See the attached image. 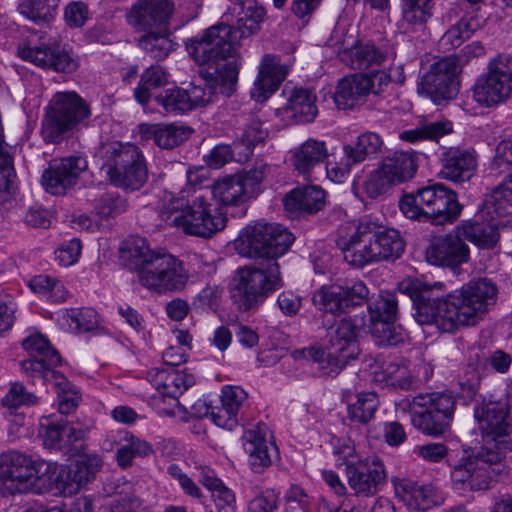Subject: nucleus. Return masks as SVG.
Instances as JSON below:
<instances>
[{"instance_id":"f257e3e1","label":"nucleus","mask_w":512,"mask_h":512,"mask_svg":"<svg viewBox=\"0 0 512 512\" xmlns=\"http://www.w3.org/2000/svg\"><path fill=\"white\" fill-rule=\"evenodd\" d=\"M474 417L482 432L484 445L475 453L463 457L451 470V481L457 489L481 491L493 482L505 479L509 469L504 463L512 443L510 406L507 399L483 401L474 408Z\"/></svg>"},{"instance_id":"f03ea898","label":"nucleus","mask_w":512,"mask_h":512,"mask_svg":"<svg viewBox=\"0 0 512 512\" xmlns=\"http://www.w3.org/2000/svg\"><path fill=\"white\" fill-rule=\"evenodd\" d=\"M101 467L98 455H84L70 467H64L9 450L0 454V493L4 496L30 491L40 494L54 486L69 493L77 492L95 479Z\"/></svg>"},{"instance_id":"7ed1b4c3","label":"nucleus","mask_w":512,"mask_h":512,"mask_svg":"<svg viewBox=\"0 0 512 512\" xmlns=\"http://www.w3.org/2000/svg\"><path fill=\"white\" fill-rule=\"evenodd\" d=\"M410 298L413 316L420 325H434L442 332L452 333L482 321L496 304L498 287L491 279L480 277L445 298H433L431 289L413 286Z\"/></svg>"},{"instance_id":"20e7f679","label":"nucleus","mask_w":512,"mask_h":512,"mask_svg":"<svg viewBox=\"0 0 512 512\" xmlns=\"http://www.w3.org/2000/svg\"><path fill=\"white\" fill-rule=\"evenodd\" d=\"M121 259L127 268L137 272L143 287L159 294L181 291L189 279L182 261L169 253L152 250L146 239L141 237L124 243Z\"/></svg>"},{"instance_id":"39448f33","label":"nucleus","mask_w":512,"mask_h":512,"mask_svg":"<svg viewBox=\"0 0 512 512\" xmlns=\"http://www.w3.org/2000/svg\"><path fill=\"white\" fill-rule=\"evenodd\" d=\"M165 190L157 205L160 218L170 227L184 234L210 238L226 226V216L204 195L191 200L183 195Z\"/></svg>"},{"instance_id":"423d86ee","label":"nucleus","mask_w":512,"mask_h":512,"mask_svg":"<svg viewBox=\"0 0 512 512\" xmlns=\"http://www.w3.org/2000/svg\"><path fill=\"white\" fill-rule=\"evenodd\" d=\"M23 348L31 356L22 361V369L32 376L53 381L58 395V407L61 414H69L78 404L79 395L75 387L60 372L53 368L60 364L59 353L41 334H34L23 340Z\"/></svg>"},{"instance_id":"0eeeda50","label":"nucleus","mask_w":512,"mask_h":512,"mask_svg":"<svg viewBox=\"0 0 512 512\" xmlns=\"http://www.w3.org/2000/svg\"><path fill=\"white\" fill-rule=\"evenodd\" d=\"M360 327L352 318H342L332 325L326 333L327 359L321 349L309 347L293 352L294 359H303L320 362V368L326 374H337L350 360L360 354L359 347Z\"/></svg>"},{"instance_id":"6e6552de","label":"nucleus","mask_w":512,"mask_h":512,"mask_svg":"<svg viewBox=\"0 0 512 512\" xmlns=\"http://www.w3.org/2000/svg\"><path fill=\"white\" fill-rule=\"evenodd\" d=\"M243 25L218 24L209 27L201 35L189 39L186 49L199 65H215L216 69L237 58L240 40L250 35Z\"/></svg>"},{"instance_id":"1a4fd4ad","label":"nucleus","mask_w":512,"mask_h":512,"mask_svg":"<svg viewBox=\"0 0 512 512\" xmlns=\"http://www.w3.org/2000/svg\"><path fill=\"white\" fill-rule=\"evenodd\" d=\"M399 207L407 218L428 217L436 224L453 223L462 210L457 194L440 183L418 189L415 194L405 195Z\"/></svg>"},{"instance_id":"9d476101","label":"nucleus","mask_w":512,"mask_h":512,"mask_svg":"<svg viewBox=\"0 0 512 512\" xmlns=\"http://www.w3.org/2000/svg\"><path fill=\"white\" fill-rule=\"evenodd\" d=\"M283 286L277 261H263L238 270L232 293L234 303L241 311L259 306L267 296Z\"/></svg>"},{"instance_id":"9b49d317","label":"nucleus","mask_w":512,"mask_h":512,"mask_svg":"<svg viewBox=\"0 0 512 512\" xmlns=\"http://www.w3.org/2000/svg\"><path fill=\"white\" fill-rule=\"evenodd\" d=\"M293 241V235L283 226L258 222L243 228L235 239L234 246L241 256L277 261L278 257L287 252Z\"/></svg>"},{"instance_id":"f8f14e48","label":"nucleus","mask_w":512,"mask_h":512,"mask_svg":"<svg viewBox=\"0 0 512 512\" xmlns=\"http://www.w3.org/2000/svg\"><path fill=\"white\" fill-rule=\"evenodd\" d=\"M90 114L87 103L77 93H56L50 100L42 121L41 135L44 141L60 143Z\"/></svg>"},{"instance_id":"ddd939ff","label":"nucleus","mask_w":512,"mask_h":512,"mask_svg":"<svg viewBox=\"0 0 512 512\" xmlns=\"http://www.w3.org/2000/svg\"><path fill=\"white\" fill-rule=\"evenodd\" d=\"M411 421L415 428L430 436L443 435L449 428L455 411V399L445 393L415 396L410 403Z\"/></svg>"},{"instance_id":"4468645a","label":"nucleus","mask_w":512,"mask_h":512,"mask_svg":"<svg viewBox=\"0 0 512 512\" xmlns=\"http://www.w3.org/2000/svg\"><path fill=\"white\" fill-rule=\"evenodd\" d=\"M266 171L267 165L259 163L250 170L218 179L211 187L212 196L220 205L241 206L260 193Z\"/></svg>"},{"instance_id":"2eb2a0df","label":"nucleus","mask_w":512,"mask_h":512,"mask_svg":"<svg viewBox=\"0 0 512 512\" xmlns=\"http://www.w3.org/2000/svg\"><path fill=\"white\" fill-rule=\"evenodd\" d=\"M473 99L490 108L512 96V68L509 59L498 56L488 64L487 72L479 76L472 88Z\"/></svg>"},{"instance_id":"dca6fc26","label":"nucleus","mask_w":512,"mask_h":512,"mask_svg":"<svg viewBox=\"0 0 512 512\" xmlns=\"http://www.w3.org/2000/svg\"><path fill=\"white\" fill-rule=\"evenodd\" d=\"M463 62L460 55L443 57L433 63L423 76L421 86L437 105L454 99L459 91L458 74Z\"/></svg>"},{"instance_id":"f3484780","label":"nucleus","mask_w":512,"mask_h":512,"mask_svg":"<svg viewBox=\"0 0 512 512\" xmlns=\"http://www.w3.org/2000/svg\"><path fill=\"white\" fill-rule=\"evenodd\" d=\"M383 145L382 137L375 132L367 131L360 134L355 143L342 146V156L339 160L334 158L327 161V177L335 183L344 182L353 166L375 158L382 152Z\"/></svg>"},{"instance_id":"a211bd4d","label":"nucleus","mask_w":512,"mask_h":512,"mask_svg":"<svg viewBox=\"0 0 512 512\" xmlns=\"http://www.w3.org/2000/svg\"><path fill=\"white\" fill-rule=\"evenodd\" d=\"M240 63L233 59L222 67L215 69V73L207 72L201 83H191L187 93L190 110L197 106H205L213 101V97L220 93L226 97L231 96L238 83Z\"/></svg>"},{"instance_id":"6ab92c4d","label":"nucleus","mask_w":512,"mask_h":512,"mask_svg":"<svg viewBox=\"0 0 512 512\" xmlns=\"http://www.w3.org/2000/svg\"><path fill=\"white\" fill-rule=\"evenodd\" d=\"M368 294V288L361 281L352 286L324 285L313 293L312 303L320 311L340 314L350 306L363 304Z\"/></svg>"},{"instance_id":"aec40b11","label":"nucleus","mask_w":512,"mask_h":512,"mask_svg":"<svg viewBox=\"0 0 512 512\" xmlns=\"http://www.w3.org/2000/svg\"><path fill=\"white\" fill-rule=\"evenodd\" d=\"M88 167L82 156H68L52 160L43 171L41 183L45 191L52 195H64L77 184L79 176Z\"/></svg>"},{"instance_id":"412c9836","label":"nucleus","mask_w":512,"mask_h":512,"mask_svg":"<svg viewBox=\"0 0 512 512\" xmlns=\"http://www.w3.org/2000/svg\"><path fill=\"white\" fill-rule=\"evenodd\" d=\"M173 0H137L126 13L127 23L137 32L169 27Z\"/></svg>"},{"instance_id":"4be33fe9","label":"nucleus","mask_w":512,"mask_h":512,"mask_svg":"<svg viewBox=\"0 0 512 512\" xmlns=\"http://www.w3.org/2000/svg\"><path fill=\"white\" fill-rule=\"evenodd\" d=\"M349 487L356 495L370 496L376 494L386 482L383 462L376 455L358 458L355 464L346 468Z\"/></svg>"},{"instance_id":"5701e85b","label":"nucleus","mask_w":512,"mask_h":512,"mask_svg":"<svg viewBox=\"0 0 512 512\" xmlns=\"http://www.w3.org/2000/svg\"><path fill=\"white\" fill-rule=\"evenodd\" d=\"M373 228H376V223L363 220L349 237L339 238L337 245L348 265L363 268L378 262L371 235Z\"/></svg>"},{"instance_id":"b1692460","label":"nucleus","mask_w":512,"mask_h":512,"mask_svg":"<svg viewBox=\"0 0 512 512\" xmlns=\"http://www.w3.org/2000/svg\"><path fill=\"white\" fill-rule=\"evenodd\" d=\"M470 258V250L456 226L450 233L436 238L427 248L426 259L430 264L456 269Z\"/></svg>"},{"instance_id":"393cba45","label":"nucleus","mask_w":512,"mask_h":512,"mask_svg":"<svg viewBox=\"0 0 512 512\" xmlns=\"http://www.w3.org/2000/svg\"><path fill=\"white\" fill-rule=\"evenodd\" d=\"M288 74V67L281 64L280 58L273 54L262 57L258 75L250 91L256 102H265L281 85Z\"/></svg>"},{"instance_id":"a878e982","label":"nucleus","mask_w":512,"mask_h":512,"mask_svg":"<svg viewBox=\"0 0 512 512\" xmlns=\"http://www.w3.org/2000/svg\"><path fill=\"white\" fill-rule=\"evenodd\" d=\"M100 156L103 160L101 169L106 175L146 163L142 151L131 143L115 141L103 144L100 148Z\"/></svg>"},{"instance_id":"bb28decb","label":"nucleus","mask_w":512,"mask_h":512,"mask_svg":"<svg viewBox=\"0 0 512 512\" xmlns=\"http://www.w3.org/2000/svg\"><path fill=\"white\" fill-rule=\"evenodd\" d=\"M476 169L477 158L473 152L450 148L442 154L439 176L454 183H464L470 181Z\"/></svg>"},{"instance_id":"cd10ccee","label":"nucleus","mask_w":512,"mask_h":512,"mask_svg":"<svg viewBox=\"0 0 512 512\" xmlns=\"http://www.w3.org/2000/svg\"><path fill=\"white\" fill-rule=\"evenodd\" d=\"M395 494L409 509L426 511L443 501L440 493L432 485H419L409 479L394 484Z\"/></svg>"},{"instance_id":"c85d7f7f","label":"nucleus","mask_w":512,"mask_h":512,"mask_svg":"<svg viewBox=\"0 0 512 512\" xmlns=\"http://www.w3.org/2000/svg\"><path fill=\"white\" fill-rule=\"evenodd\" d=\"M39 434L46 448L70 451L74 443L84 438L85 430L75 428L64 420L49 421L45 418L40 423Z\"/></svg>"},{"instance_id":"c756f323","label":"nucleus","mask_w":512,"mask_h":512,"mask_svg":"<svg viewBox=\"0 0 512 512\" xmlns=\"http://www.w3.org/2000/svg\"><path fill=\"white\" fill-rule=\"evenodd\" d=\"M325 191L319 186L297 187L284 198L285 209L291 213H316L325 205Z\"/></svg>"},{"instance_id":"7c9ffc66","label":"nucleus","mask_w":512,"mask_h":512,"mask_svg":"<svg viewBox=\"0 0 512 512\" xmlns=\"http://www.w3.org/2000/svg\"><path fill=\"white\" fill-rule=\"evenodd\" d=\"M366 75L357 73L342 78L336 87L334 102L338 109H351L369 95Z\"/></svg>"},{"instance_id":"2f4dec72","label":"nucleus","mask_w":512,"mask_h":512,"mask_svg":"<svg viewBox=\"0 0 512 512\" xmlns=\"http://www.w3.org/2000/svg\"><path fill=\"white\" fill-rule=\"evenodd\" d=\"M267 427L257 426L249 429L244 434V449L249 454V463L253 471L262 472L270 466L271 458L269 455V447L271 444L266 439Z\"/></svg>"},{"instance_id":"473e14b6","label":"nucleus","mask_w":512,"mask_h":512,"mask_svg":"<svg viewBox=\"0 0 512 512\" xmlns=\"http://www.w3.org/2000/svg\"><path fill=\"white\" fill-rule=\"evenodd\" d=\"M139 132L142 138L153 141L161 148L172 149L188 139L192 130L175 124H141Z\"/></svg>"},{"instance_id":"72a5a7b5","label":"nucleus","mask_w":512,"mask_h":512,"mask_svg":"<svg viewBox=\"0 0 512 512\" xmlns=\"http://www.w3.org/2000/svg\"><path fill=\"white\" fill-rule=\"evenodd\" d=\"M371 235L378 262L395 260L403 254L405 243L397 230L376 225Z\"/></svg>"},{"instance_id":"f704fd0d","label":"nucleus","mask_w":512,"mask_h":512,"mask_svg":"<svg viewBox=\"0 0 512 512\" xmlns=\"http://www.w3.org/2000/svg\"><path fill=\"white\" fill-rule=\"evenodd\" d=\"M328 158V150L324 141L308 139L293 153V166L300 174L309 176L315 166Z\"/></svg>"},{"instance_id":"c9c22d12","label":"nucleus","mask_w":512,"mask_h":512,"mask_svg":"<svg viewBox=\"0 0 512 512\" xmlns=\"http://www.w3.org/2000/svg\"><path fill=\"white\" fill-rule=\"evenodd\" d=\"M381 166L395 185L412 179L418 169V162L414 152L397 151L384 159Z\"/></svg>"},{"instance_id":"e433bc0d","label":"nucleus","mask_w":512,"mask_h":512,"mask_svg":"<svg viewBox=\"0 0 512 512\" xmlns=\"http://www.w3.org/2000/svg\"><path fill=\"white\" fill-rule=\"evenodd\" d=\"M340 57L352 69L362 70L381 65L387 58V52L372 44H359L345 49Z\"/></svg>"},{"instance_id":"4c0bfd02","label":"nucleus","mask_w":512,"mask_h":512,"mask_svg":"<svg viewBox=\"0 0 512 512\" xmlns=\"http://www.w3.org/2000/svg\"><path fill=\"white\" fill-rule=\"evenodd\" d=\"M484 207L492 220L512 216V174L486 196Z\"/></svg>"},{"instance_id":"58836bf2","label":"nucleus","mask_w":512,"mask_h":512,"mask_svg":"<svg viewBox=\"0 0 512 512\" xmlns=\"http://www.w3.org/2000/svg\"><path fill=\"white\" fill-rule=\"evenodd\" d=\"M145 34L139 38V47L152 59L163 60L174 49L175 45L170 38V29H151L144 31Z\"/></svg>"},{"instance_id":"ea45409f","label":"nucleus","mask_w":512,"mask_h":512,"mask_svg":"<svg viewBox=\"0 0 512 512\" xmlns=\"http://www.w3.org/2000/svg\"><path fill=\"white\" fill-rule=\"evenodd\" d=\"M286 109L297 122H312L318 114L316 95L309 89L296 88L288 99Z\"/></svg>"},{"instance_id":"a19ab883","label":"nucleus","mask_w":512,"mask_h":512,"mask_svg":"<svg viewBox=\"0 0 512 512\" xmlns=\"http://www.w3.org/2000/svg\"><path fill=\"white\" fill-rule=\"evenodd\" d=\"M457 227L461 230L464 241L468 240L483 249L494 247L499 239V233L494 223L468 221Z\"/></svg>"},{"instance_id":"79ce46f5","label":"nucleus","mask_w":512,"mask_h":512,"mask_svg":"<svg viewBox=\"0 0 512 512\" xmlns=\"http://www.w3.org/2000/svg\"><path fill=\"white\" fill-rule=\"evenodd\" d=\"M453 131V124L449 120L426 122L420 126L405 130L400 133L401 140L409 143H417L424 140L438 141Z\"/></svg>"},{"instance_id":"37998d69","label":"nucleus","mask_w":512,"mask_h":512,"mask_svg":"<svg viewBox=\"0 0 512 512\" xmlns=\"http://www.w3.org/2000/svg\"><path fill=\"white\" fill-rule=\"evenodd\" d=\"M378 407L379 398L375 392H360L347 407L348 417L352 422L367 424L374 419Z\"/></svg>"},{"instance_id":"c03bdc74","label":"nucleus","mask_w":512,"mask_h":512,"mask_svg":"<svg viewBox=\"0 0 512 512\" xmlns=\"http://www.w3.org/2000/svg\"><path fill=\"white\" fill-rule=\"evenodd\" d=\"M478 27V21L472 17L460 19L440 38L439 47L443 51H450L461 46L466 39L472 36Z\"/></svg>"},{"instance_id":"a18cd8bd","label":"nucleus","mask_w":512,"mask_h":512,"mask_svg":"<svg viewBox=\"0 0 512 512\" xmlns=\"http://www.w3.org/2000/svg\"><path fill=\"white\" fill-rule=\"evenodd\" d=\"M168 83V74L160 65H151L141 75L140 82L134 91L136 100L140 104L149 101L150 89L163 87Z\"/></svg>"},{"instance_id":"49530a36","label":"nucleus","mask_w":512,"mask_h":512,"mask_svg":"<svg viewBox=\"0 0 512 512\" xmlns=\"http://www.w3.org/2000/svg\"><path fill=\"white\" fill-rule=\"evenodd\" d=\"M382 375L381 380L404 390L413 388L417 383L409 367L397 359H391L383 363Z\"/></svg>"},{"instance_id":"de8ad7c7","label":"nucleus","mask_w":512,"mask_h":512,"mask_svg":"<svg viewBox=\"0 0 512 512\" xmlns=\"http://www.w3.org/2000/svg\"><path fill=\"white\" fill-rule=\"evenodd\" d=\"M193 414L197 417H210V419L219 427L232 430L238 423V415L233 411L221 406L207 405L199 400L192 406Z\"/></svg>"},{"instance_id":"09e8293b","label":"nucleus","mask_w":512,"mask_h":512,"mask_svg":"<svg viewBox=\"0 0 512 512\" xmlns=\"http://www.w3.org/2000/svg\"><path fill=\"white\" fill-rule=\"evenodd\" d=\"M268 136V131L263 127L262 122L258 118H252L245 124L238 140L234 142V148L243 147L244 157L247 158L252 154L254 147L263 143Z\"/></svg>"},{"instance_id":"8fccbe9b","label":"nucleus","mask_w":512,"mask_h":512,"mask_svg":"<svg viewBox=\"0 0 512 512\" xmlns=\"http://www.w3.org/2000/svg\"><path fill=\"white\" fill-rule=\"evenodd\" d=\"M134 168L117 171L116 173L107 175L109 180L118 187L130 190L140 189L148 179V170L146 163L135 165Z\"/></svg>"},{"instance_id":"3c124183","label":"nucleus","mask_w":512,"mask_h":512,"mask_svg":"<svg viewBox=\"0 0 512 512\" xmlns=\"http://www.w3.org/2000/svg\"><path fill=\"white\" fill-rule=\"evenodd\" d=\"M239 5L238 23L243 25L248 33H255L263 21L265 10L256 0H235Z\"/></svg>"},{"instance_id":"603ef678","label":"nucleus","mask_w":512,"mask_h":512,"mask_svg":"<svg viewBox=\"0 0 512 512\" xmlns=\"http://www.w3.org/2000/svg\"><path fill=\"white\" fill-rule=\"evenodd\" d=\"M152 452L151 445L134 436L127 437L124 443L117 451L118 464L123 467H129L134 457H144Z\"/></svg>"},{"instance_id":"864d4df0","label":"nucleus","mask_w":512,"mask_h":512,"mask_svg":"<svg viewBox=\"0 0 512 512\" xmlns=\"http://www.w3.org/2000/svg\"><path fill=\"white\" fill-rule=\"evenodd\" d=\"M431 0H403V21L412 28L423 25L431 15Z\"/></svg>"},{"instance_id":"5fc2aeb1","label":"nucleus","mask_w":512,"mask_h":512,"mask_svg":"<svg viewBox=\"0 0 512 512\" xmlns=\"http://www.w3.org/2000/svg\"><path fill=\"white\" fill-rule=\"evenodd\" d=\"M370 333L376 343L382 346H396L403 342V336L394 326V321L371 320Z\"/></svg>"},{"instance_id":"6e6d98bb","label":"nucleus","mask_w":512,"mask_h":512,"mask_svg":"<svg viewBox=\"0 0 512 512\" xmlns=\"http://www.w3.org/2000/svg\"><path fill=\"white\" fill-rule=\"evenodd\" d=\"M63 317L67 324L77 332H87L98 325L97 313L92 308L70 309Z\"/></svg>"},{"instance_id":"4d7b16f0","label":"nucleus","mask_w":512,"mask_h":512,"mask_svg":"<svg viewBox=\"0 0 512 512\" xmlns=\"http://www.w3.org/2000/svg\"><path fill=\"white\" fill-rule=\"evenodd\" d=\"M166 112H187L190 110L185 89L175 87L165 90L155 98Z\"/></svg>"},{"instance_id":"13d9d810","label":"nucleus","mask_w":512,"mask_h":512,"mask_svg":"<svg viewBox=\"0 0 512 512\" xmlns=\"http://www.w3.org/2000/svg\"><path fill=\"white\" fill-rule=\"evenodd\" d=\"M370 320L395 321L398 305L393 295L380 296L368 307Z\"/></svg>"},{"instance_id":"bf43d9fd","label":"nucleus","mask_w":512,"mask_h":512,"mask_svg":"<svg viewBox=\"0 0 512 512\" xmlns=\"http://www.w3.org/2000/svg\"><path fill=\"white\" fill-rule=\"evenodd\" d=\"M18 55L25 61H29L36 66L49 68L51 59H53V48L48 46H29L18 47Z\"/></svg>"},{"instance_id":"052dcab7","label":"nucleus","mask_w":512,"mask_h":512,"mask_svg":"<svg viewBox=\"0 0 512 512\" xmlns=\"http://www.w3.org/2000/svg\"><path fill=\"white\" fill-rule=\"evenodd\" d=\"M392 185H394L393 182L388 178V174L380 165L368 176L364 183V190L370 198L374 199L386 193Z\"/></svg>"},{"instance_id":"680f3d73","label":"nucleus","mask_w":512,"mask_h":512,"mask_svg":"<svg viewBox=\"0 0 512 512\" xmlns=\"http://www.w3.org/2000/svg\"><path fill=\"white\" fill-rule=\"evenodd\" d=\"M15 178L13 162L9 153H0V201L4 202L11 194Z\"/></svg>"},{"instance_id":"e2e57ef3","label":"nucleus","mask_w":512,"mask_h":512,"mask_svg":"<svg viewBox=\"0 0 512 512\" xmlns=\"http://www.w3.org/2000/svg\"><path fill=\"white\" fill-rule=\"evenodd\" d=\"M127 208L126 200L120 196L112 194H105L101 196L95 205V210L98 215L103 218L114 217Z\"/></svg>"},{"instance_id":"0e129e2a","label":"nucleus","mask_w":512,"mask_h":512,"mask_svg":"<svg viewBox=\"0 0 512 512\" xmlns=\"http://www.w3.org/2000/svg\"><path fill=\"white\" fill-rule=\"evenodd\" d=\"M247 393L239 386H225L222 389L221 404L237 415L247 401Z\"/></svg>"},{"instance_id":"69168bd1","label":"nucleus","mask_w":512,"mask_h":512,"mask_svg":"<svg viewBox=\"0 0 512 512\" xmlns=\"http://www.w3.org/2000/svg\"><path fill=\"white\" fill-rule=\"evenodd\" d=\"M82 245L79 239L63 242L56 250V260L64 267L75 264L81 255Z\"/></svg>"},{"instance_id":"338daca9","label":"nucleus","mask_w":512,"mask_h":512,"mask_svg":"<svg viewBox=\"0 0 512 512\" xmlns=\"http://www.w3.org/2000/svg\"><path fill=\"white\" fill-rule=\"evenodd\" d=\"M278 506V494L274 490H265L249 502L247 512H274Z\"/></svg>"},{"instance_id":"774afa93","label":"nucleus","mask_w":512,"mask_h":512,"mask_svg":"<svg viewBox=\"0 0 512 512\" xmlns=\"http://www.w3.org/2000/svg\"><path fill=\"white\" fill-rule=\"evenodd\" d=\"M492 167L500 173L512 169V137L503 139L498 143Z\"/></svg>"}]
</instances>
